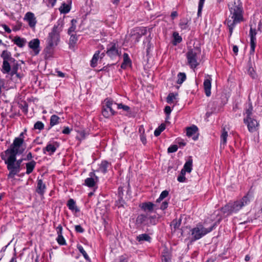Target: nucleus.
<instances>
[{"label": "nucleus", "instance_id": "1", "mask_svg": "<svg viewBox=\"0 0 262 262\" xmlns=\"http://www.w3.org/2000/svg\"><path fill=\"white\" fill-rule=\"evenodd\" d=\"M0 156L9 171L8 179L9 182L13 183L14 177L16 174V137L9 148L0 154Z\"/></svg>", "mask_w": 262, "mask_h": 262}, {"label": "nucleus", "instance_id": "2", "mask_svg": "<svg viewBox=\"0 0 262 262\" xmlns=\"http://www.w3.org/2000/svg\"><path fill=\"white\" fill-rule=\"evenodd\" d=\"M231 19L227 18L225 24H227L229 30V36L232 35L235 25L243 20V7L240 0L234 1L228 4Z\"/></svg>", "mask_w": 262, "mask_h": 262}, {"label": "nucleus", "instance_id": "3", "mask_svg": "<svg viewBox=\"0 0 262 262\" xmlns=\"http://www.w3.org/2000/svg\"><path fill=\"white\" fill-rule=\"evenodd\" d=\"M63 20H58L49 33L47 38V48L51 49L56 46L60 40V33L62 30Z\"/></svg>", "mask_w": 262, "mask_h": 262}, {"label": "nucleus", "instance_id": "4", "mask_svg": "<svg viewBox=\"0 0 262 262\" xmlns=\"http://www.w3.org/2000/svg\"><path fill=\"white\" fill-rule=\"evenodd\" d=\"M215 224L209 228H205L202 224L199 223L196 226L190 230L191 237L189 238V244H192L195 241L201 239L204 236L213 230Z\"/></svg>", "mask_w": 262, "mask_h": 262}, {"label": "nucleus", "instance_id": "5", "mask_svg": "<svg viewBox=\"0 0 262 262\" xmlns=\"http://www.w3.org/2000/svg\"><path fill=\"white\" fill-rule=\"evenodd\" d=\"M250 202L248 194L245 195L241 200L229 203L222 208V211L224 213L231 214L239 211L243 206L247 205Z\"/></svg>", "mask_w": 262, "mask_h": 262}, {"label": "nucleus", "instance_id": "6", "mask_svg": "<svg viewBox=\"0 0 262 262\" xmlns=\"http://www.w3.org/2000/svg\"><path fill=\"white\" fill-rule=\"evenodd\" d=\"M199 48H194L188 50L186 53L187 64L191 69H195L199 64V56L201 54Z\"/></svg>", "mask_w": 262, "mask_h": 262}, {"label": "nucleus", "instance_id": "7", "mask_svg": "<svg viewBox=\"0 0 262 262\" xmlns=\"http://www.w3.org/2000/svg\"><path fill=\"white\" fill-rule=\"evenodd\" d=\"M106 54L112 59L119 58L121 55V52L119 48L118 44L114 42L108 43L106 46Z\"/></svg>", "mask_w": 262, "mask_h": 262}, {"label": "nucleus", "instance_id": "8", "mask_svg": "<svg viewBox=\"0 0 262 262\" xmlns=\"http://www.w3.org/2000/svg\"><path fill=\"white\" fill-rule=\"evenodd\" d=\"M105 105L103 106L102 114L105 118H109L115 114V111L113 108L114 102L110 99L106 98L104 100Z\"/></svg>", "mask_w": 262, "mask_h": 262}, {"label": "nucleus", "instance_id": "9", "mask_svg": "<svg viewBox=\"0 0 262 262\" xmlns=\"http://www.w3.org/2000/svg\"><path fill=\"white\" fill-rule=\"evenodd\" d=\"M244 122L247 124L248 130L250 133L256 132L258 129L259 123L254 117L250 118L247 121L244 120Z\"/></svg>", "mask_w": 262, "mask_h": 262}, {"label": "nucleus", "instance_id": "10", "mask_svg": "<svg viewBox=\"0 0 262 262\" xmlns=\"http://www.w3.org/2000/svg\"><path fill=\"white\" fill-rule=\"evenodd\" d=\"M39 45L40 41L38 38L31 40L28 43L29 47L33 50L34 55H38L40 51Z\"/></svg>", "mask_w": 262, "mask_h": 262}, {"label": "nucleus", "instance_id": "11", "mask_svg": "<svg viewBox=\"0 0 262 262\" xmlns=\"http://www.w3.org/2000/svg\"><path fill=\"white\" fill-rule=\"evenodd\" d=\"M24 19L28 23L29 26L31 28H34L37 23L36 18L34 13L31 12L26 13Z\"/></svg>", "mask_w": 262, "mask_h": 262}, {"label": "nucleus", "instance_id": "12", "mask_svg": "<svg viewBox=\"0 0 262 262\" xmlns=\"http://www.w3.org/2000/svg\"><path fill=\"white\" fill-rule=\"evenodd\" d=\"M257 34L256 30L253 29L251 27L250 30V53L253 54L255 51L256 45V35Z\"/></svg>", "mask_w": 262, "mask_h": 262}, {"label": "nucleus", "instance_id": "13", "mask_svg": "<svg viewBox=\"0 0 262 262\" xmlns=\"http://www.w3.org/2000/svg\"><path fill=\"white\" fill-rule=\"evenodd\" d=\"M26 131L27 129H25L23 132L20 133L19 137H17V155L21 154L25 150V148L22 147V145L24 142L25 135L26 134Z\"/></svg>", "mask_w": 262, "mask_h": 262}, {"label": "nucleus", "instance_id": "14", "mask_svg": "<svg viewBox=\"0 0 262 262\" xmlns=\"http://www.w3.org/2000/svg\"><path fill=\"white\" fill-rule=\"evenodd\" d=\"M46 189V186L42 180L39 178L37 180V187L36 192L40 195H43Z\"/></svg>", "mask_w": 262, "mask_h": 262}, {"label": "nucleus", "instance_id": "15", "mask_svg": "<svg viewBox=\"0 0 262 262\" xmlns=\"http://www.w3.org/2000/svg\"><path fill=\"white\" fill-rule=\"evenodd\" d=\"M209 78L204 80L203 85L206 96L209 97L211 95V78L208 76Z\"/></svg>", "mask_w": 262, "mask_h": 262}, {"label": "nucleus", "instance_id": "16", "mask_svg": "<svg viewBox=\"0 0 262 262\" xmlns=\"http://www.w3.org/2000/svg\"><path fill=\"white\" fill-rule=\"evenodd\" d=\"M156 206L155 204L150 202L143 203L141 204V208L145 211H148L149 212H151L154 209V207Z\"/></svg>", "mask_w": 262, "mask_h": 262}, {"label": "nucleus", "instance_id": "17", "mask_svg": "<svg viewBox=\"0 0 262 262\" xmlns=\"http://www.w3.org/2000/svg\"><path fill=\"white\" fill-rule=\"evenodd\" d=\"M111 165V163L107 161H102L99 166V170L103 173H105L107 171V168Z\"/></svg>", "mask_w": 262, "mask_h": 262}, {"label": "nucleus", "instance_id": "18", "mask_svg": "<svg viewBox=\"0 0 262 262\" xmlns=\"http://www.w3.org/2000/svg\"><path fill=\"white\" fill-rule=\"evenodd\" d=\"M71 1H70L68 4H66L65 3H62L60 7L59 8L60 13L67 14L71 10Z\"/></svg>", "mask_w": 262, "mask_h": 262}, {"label": "nucleus", "instance_id": "19", "mask_svg": "<svg viewBox=\"0 0 262 262\" xmlns=\"http://www.w3.org/2000/svg\"><path fill=\"white\" fill-rule=\"evenodd\" d=\"M67 206L68 207L69 209L72 211H75L76 212L79 211V209L76 205L75 201L72 199L69 200L67 203Z\"/></svg>", "mask_w": 262, "mask_h": 262}, {"label": "nucleus", "instance_id": "20", "mask_svg": "<svg viewBox=\"0 0 262 262\" xmlns=\"http://www.w3.org/2000/svg\"><path fill=\"white\" fill-rule=\"evenodd\" d=\"M56 147L51 144H48L47 146L43 148V154H46V151L49 152V155H51L54 153L56 150Z\"/></svg>", "mask_w": 262, "mask_h": 262}, {"label": "nucleus", "instance_id": "21", "mask_svg": "<svg viewBox=\"0 0 262 262\" xmlns=\"http://www.w3.org/2000/svg\"><path fill=\"white\" fill-rule=\"evenodd\" d=\"M99 54L100 51L99 50L96 51V52L94 54L93 58L91 61V66L92 67L95 68L96 67L98 60L99 59H100Z\"/></svg>", "mask_w": 262, "mask_h": 262}, {"label": "nucleus", "instance_id": "22", "mask_svg": "<svg viewBox=\"0 0 262 262\" xmlns=\"http://www.w3.org/2000/svg\"><path fill=\"white\" fill-rule=\"evenodd\" d=\"M198 130V128L196 125H193L190 127L187 128L186 135L188 137H192L195 134Z\"/></svg>", "mask_w": 262, "mask_h": 262}, {"label": "nucleus", "instance_id": "23", "mask_svg": "<svg viewBox=\"0 0 262 262\" xmlns=\"http://www.w3.org/2000/svg\"><path fill=\"white\" fill-rule=\"evenodd\" d=\"M136 239L139 242H142L143 241L150 242L151 238L148 234L144 233L140 234L137 236Z\"/></svg>", "mask_w": 262, "mask_h": 262}, {"label": "nucleus", "instance_id": "24", "mask_svg": "<svg viewBox=\"0 0 262 262\" xmlns=\"http://www.w3.org/2000/svg\"><path fill=\"white\" fill-rule=\"evenodd\" d=\"M252 111H253V107L252 105V103H250L249 104V107L248 108H246V110L245 111L246 117L244 118V120H245V121H247L248 119L253 117H252Z\"/></svg>", "mask_w": 262, "mask_h": 262}, {"label": "nucleus", "instance_id": "25", "mask_svg": "<svg viewBox=\"0 0 262 262\" xmlns=\"http://www.w3.org/2000/svg\"><path fill=\"white\" fill-rule=\"evenodd\" d=\"M183 169L190 173L192 169V159L190 158L184 164Z\"/></svg>", "mask_w": 262, "mask_h": 262}, {"label": "nucleus", "instance_id": "26", "mask_svg": "<svg viewBox=\"0 0 262 262\" xmlns=\"http://www.w3.org/2000/svg\"><path fill=\"white\" fill-rule=\"evenodd\" d=\"M36 165V162L34 161H32L30 162H28L26 164V173L27 174H30L31 173Z\"/></svg>", "mask_w": 262, "mask_h": 262}, {"label": "nucleus", "instance_id": "27", "mask_svg": "<svg viewBox=\"0 0 262 262\" xmlns=\"http://www.w3.org/2000/svg\"><path fill=\"white\" fill-rule=\"evenodd\" d=\"M93 174H94L92 172L90 173V175L91 178H88L85 180V185L89 187H93L95 185L94 179L92 178Z\"/></svg>", "mask_w": 262, "mask_h": 262}, {"label": "nucleus", "instance_id": "28", "mask_svg": "<svg viewBox=\"0 0 262 262\" xmlns=\"http://www.w3.org/2000/svg\"><path fill=\"white\" fill-rule=\"evenodd\" d=\"M11 71V67L8 61L4 60L2 66V72L3 73H8Z\"/></svg>", "mask_w": 262, "mask_h": 262}, {"label": "nucleus", "instance_id": "29", "mask_svg": "<svg viewBox=\"0 0 262 262\" xmlns=\"http://www.w3.org/2000/svg\"><path fill=\"white\" fill-rule=\"evenodd\" d=\"M77 20L75 19H73L71 21V26L69 28L68 33L69 35H71L73 32H75L76 28V24Z\"/></svg>", "mask_w": 262, "mask_h": 262}, {"label": "nucleus", "instance_id": "30", "mask_svg": "<svg viewBox=\"0 0 262 262\" xmlns=\"http://www.w3.org/2000/svg\"><path fill=\"white\" fill-rule=\"evenodd\" d=\"M147 217V215L139 214L136 219V223L137 224H142L146 221Z\"/></svg>", "mask_w": 262, "mask_h": 262}, {"label": "nucleus", "instance_id": "31", "mask_svg": "<svg viewBox=\"0 0 262 262\" xmlns=\"http://www.w3.org/2000/svg\"><path fill=\"white\" fill-rule=\"evenodd\" d=\"M178 95V94L169 93L166 98V102L169 104H171L173 102V100L177 99Z\"/></svg>", "mask_w": 262, "mask_h": 262}, {"label": "nucleus", "instance_id": "32", "mask_svg": "<svg viewBox=\"0 0 262 262\" xmlns=\"http://www.w3.org/2000/svg\"><path fill=\"white\" fill-rule=\"evenodd\" d=\"M59 117L56 115L51 116L50 118V125L51 127L59 123Z\"/></svg>", "mask_w": 262, "mask_h": 262}, {"label": "nucleus", "instance_id": "33", "mask_svg": "<svg viewBox=\"0 0 262 262\" xmlns=\"http://www.w3.org/2000/svg\"><path fill=\"white\" fill-rule=\"evenodd\" d=\"M165 129V124L162 123L157 128H156L154 132V135L156 137L159 136L161 132H162Z\"/></svg>", "mask_w": 262, "mask_h": 262}, {"label": "nucleus", "instance_id": "34", "mask_svg": "<svg viewBox=\"0 0 262 262\" xmlns=\"http://www.w3.org/2000/svg\"><path fill=\"white\" fill-rule=\"evenodd\" d=\"M173 44L174 45H177L178 43L181 42L182 40V37L179 35L178 33L176 32H173Z\"/></svg>", "mask_w": 262, "mask_h": 262}, {"label": "nucleus", "instance_id": "35", "mask_svg": "<svg viewBox=\"0 0 262 262\" xmlns=\"http://www.w3.org/2000/svg\"><path fill=\"white\" fill-rule=\"evenodd\" d=\"M227 137L228 132L225 130V128H223L222 133L221 136V144H225L226 143Z\"/></svg>", "mask_w": 262, "mask_h": 262}, {"label": "nucleus", "instance_id": "36", "mask_svg": "<svg viewBox=\"0 0 262 262\" xmlns=\"http://www.w3.org/2000/svg\"><path fill=\"white\" fill-rule=\"evenodd\" d=\"M186 79V76L184 73H179L178 75L177 83L181 84Z\"/></svg>", "mask_w": 262, "mask_h": 262}, {"label": "nucleus", "instance_id": "37", "mask_svg": "<svg viewBox=\"0 0 262 262\" xmlns=\"http://www.w3.org/2000/svg\"><path fill=\"white\" fill-rule=\"evenodd\" d=\"M1 56L4 60L10 61L12 59L11 53L6 50L3 52Z\"/></svg>", "mask_w": 262, "mask_h": 262}, {"label": "nucleus", "instance_id": "38", "mask_svg": "<svg viewBox=\"0 0 262 262\" xmlns=\"http://www.w3.org/2000/svg\"><path fill=\"white\" fill-rule=\"evenodd\" d=\"M169 194V192L165 190L163 191L161 193L160 195L159 198L157 200V202H160L161 201H162L164 199L166 198Z\"/></svg>", "mask_w": 262, "mask_h": 262}, {"label": "nucleus", "instance_id": "39", "mask_svg": "<svg viewBox=\"0 0 262 262\" xmlns=\"http://www.w3.org/2000/svg\"><path fill=\"white\" fill-rule=\"evenodd\" d=\"M181 219H179L178 220H174L171 223V225L173 226V228L174 230H176L177 229H179L181 224Z\"/></svg>", "mask_w": 262, "mask_h": 262}, {"label": "nucleus", "instance_id": "40", "mask_svg": "<svg viewBox=\"0 0 262 262\" xmlns=\"http://www.w3.org/2000/svg\"><path fill=\"white\" fill-rule=\"evenodd\" d=\"M77 248H78V250L79 251V252L82 254V255L83 256L84 258L86 260H89V257L88 255L87 254L86 252L84 250L82 246L81 245H78Z\"/></svg>", "mask_w": 262, "mask_h": 262}, {"label": "nucleus", "instance_id": "41", "mask_svg": "<svg viewBox=\"0 0 262 262\" xmlns=\"http://www.w3.org/2000/svg\"><path fill=\"white\" fill-rule=\"evenodd\" d=\"M70 35V38L69 40V45L73 46L76 43L77 41V37L75 34H71Z\"/></svg>", "mask_w": 262, "mask_h": 262}, {"label": "nucleus", "instance_id": "42", "mask_svg": "<svg viewBox=\"0 0 262 262\" xmlns=\"http://www.w3.org/2000/svg\"><path fill=\"white\" fill-rule=\"evenodd\" d=\"M205 0H200L199 2L198 16L199 17L201 15L202 9Z\"/></svg>", "mask_w": 262, "mask_h": 262}, {"label": "nucleus", "instance_id": "43", "mask_svg": "<svg viewBox=\"0 0 262 262\" xmlns=\"http://www.w3.org/2000/svg\"><path fill=\"white\" fill-rule=\"evenodd\" d=\"M27 41L25 38L17 36V46L20 48L23 47L26 43Z\"/></svg>", "mask_w": 262, "mask_h": 262}, {"label": "nucleus", "instance_id": "44", "mask_svg": "<svg viewBox=\"0 0 262 262\" xmlns=\"http://www.w3.org/2000/svg\"><path fill=\"white\" fill-rule=\"evenodd\" d=\"M57 243L60 245H65L66 244V240L61 234H58V237L56 239Z\"/></svg>", "mask_w": 262, "mask_h": 262}, {"label": "nucleus", "instance_id": "45", "mask_svg": "<svg viewBox=\"0 0 262 262\" xmlns=\"http://www.w3.org/2000/svg\"><path fill=\"white\" fill-rule=\"evenodd\" d=\"M34 128L41 130L44 128V124L42 122L38 121L35 123Z\"/></svg>", "mask_w": 262, "mask_h": 262}, {"label": "nucleus", "instance_id": "46", "mask_svg": "<svg viewBox=\"0 0 262 262\" xmlns=\"http://www.w3.org/2000/svg\"><path fill=\"white\" fill-rule=\"evenodd\" d=\"M123 62L127 64H129V66L131 65V60L126 53H124L123 54Z\"/></svg>", "mask_w": 262, "mask_h": 262}, {"label": "nucleus", "instance_id": "47", "mask_svg": "<svg viewBox=\"0 0 262 262\" xmlns=\"http://www.w3.org/2000/svg\"><path fill=\"white\" fill-rule=\"evenodd\" d=\"M114 104L117 105L118 109L122 108L123 110H124L126 112L129 111V110H130V108L129 106L125 105H123L122 103L117 104L116 103H114Z\"/></svg>", "mask_w": 262, "mask_h": 262}, {"label": "nucleus", "instance_id": "48", "mask_svg": "<svg viewBox=\"0 0 262 262\" xmlns=\"http://www.w3.org/2000/svg\"><path fill=\"white\" fill-rule=\"evenodd\" d=\"M178 146L177 145H172L168 147L167 151L169 153H172L176 152L178 150Z\"/></svg>", "mask_w": 262, "mask_h": 262}, {"label": "nucleus", "instance_id": "49", "mask_svg": "<svg viewBox=\"0 0 262 262\" xmlns=\"http://www.w3.org/2000/svg\"><path fill=\"white\" fill-rule=\"evenodd\" d=\"M18 107L23 110V111L26 113L28 111V104L26 102H24L23 104H18Z\"/></svg>", "mask_w": 262, "mask_h": 262}, {"label": "nucleus", "instance_id": "50", "mask_svg": "<svg viewBox=\"0 0 262 262\" xmlns=\"http://www.w3.org/2000/svg\"><path fill=\"white\" fill-rule=\"evenodd\" d=\"M248 73L253 78H255V73L253 68L250 67L248 70Z\"/></svg>", "mask_w": 262, "mask_h": 262}, {"label": "nucleus", "instance_id": "51", "mask_svg": "<svg viewBox=\"0 0 262 262\" xmlns=\"http://www.w3.org/2000/svg\"><path fill=\"white\" fill-rule=\"evenodd\" d=\"M75 230L77 232L79 233H83L84 232V229L82 228V227L79 225H77L75 226Z\"/></svg>", "mask_w": 262, "mask_h": 262}, {"label": "nucleus", "instance_id": "52", "mask_svg": "<svg viewBox=\"0 0 262 262\" xmlns=\"http://www.w3.org/2000/svg\"><path fill=\"white\" fill-rule=\"evenodd\" d=\"M164 112L168 117L171 112V107L169 106H166L164 108Z\"/></svg>", "mask_w": 262, "mask_h": 262}, {"label": "nucleus", "instance_id": "53", "mask_svg": "<svg viewBox=\"0 0 262 262\" xmlns=\"http://www.w3.org/2000/svg\"><path fill=\"white\" fill-rule=\"evenodd\" d=\"M168 203L167 201L163 202L160 206V209L163 210H165V209H166L168 207Z\"/></svg>", "mask_w": 262, "mask_h": 262}, {"label": "nucleus", "instance_id": "54", "mask_svg": "<svg viewBox=\"0 0 262 262\" xmlns=\"http://www.w3.org/2000/svg\"><path fill=\"white\" fill-rule=\"evenodd\" d=\"M114 262H127V259L123 257V256H120L118 259H115Z\"/></svg>", "mask_w": 262, "mask_h": 262}, {"label": "nucleus", "instance_id": "55", "mask_svg": "<svg viewBox=\"0 0 262 262\" xmlns=\"http://www.w3.org/2000/svg\"><path fill=\"white\" fill-rule=\"evenodd\" d=\"M187 21H182L180 23V25L181 26V29H186L188 27V25H187Z\"/></svg>", "mask_w": 262, "mask_h": 262}, {"label": "nucleus", "instance_id": "56", "mask_svg": "<svg viewBox=\"0 0 262 262\" xmlns=\"http://www.w3.org/2000/svg\"><path fill=\"white\" fill-rule=\"evenodd\" d=\"M162 262H170V257L168 255H163Z\"/></svg>", "mask_w": 262, "mask_h": 262}, {"label": "nucleus", "instance_id": "57", "mask_svg": "<svg viewBox=\"0 0 262 262\" xmlns=\"http://www.w3.org/2000/svg\"><path fill=\"white\" fill-rule=\"evenodd\" d=\"M71 129L68 127H66L62 131V133L64 134H69L71 132Z\"/></svg>", "mask_w": 262, "mask_h": 262}, {"label": "nucleus", "instance_id": "58", "mask_svg": "<svg viewBox=\"0 0 262 262\" xmlns=\"http://www.w3.org/2000/svg\"><path fill=\"white\" fill-rule=\"evenodd\" d=\"M177 180L179 182H184L186 180V178L184 176H182L180 175L178 176Z\"/></svg>", "mask_w": 262, "mask_h": 262}, {"label": "nucleus", "instance_id": "59", "mask_svg": "<svg viewBox=\"0 0 262 262\" xmlns=\"http://www.w3.org/2000/svg\"><path fill=\"white\" fill-rule=\"evenodd\" d=\"M56 230L57 234H62V227L61 225L58 226V227L56 228Z\"/></svg>", "mask_w": 262, "mask_h": 262}, {"label": "nucleus", "instance_id": "60", "mask_svg": "<svg viewBox=\"0 0 262 262\" xmlns=\"http://www.w3.org/2000/svg\"><path fill=\"white\" fill-rule=\"evenodd\" d=\"M140 139L143 144H145L146 143V139L144 134L140 135Z\"/></svg>", "mask_w": 262, "mask_h": 262}, {"label": "nucleus", "instance_id": "61", "mask_svg": "<svg viewBox=\"0 0 262 262\" xmlns=\"http://www.w3.org/2000/svg\"><path fill=\"white\" fill-rule=\"evenodd\" d=\"M2 27L4 29L5 31L7 33H9L11 32V29L5 24L2 25Z\"/></svg>", "mask_w": 262, "mask_h": 262}, {"label": "nucleus", "instance_id": "62", "mask_svg": "<svg viewBox=\"0 0 262 262\" xmlns=\"http://www.w3.org/2000/svg\"><path fill=\"white\" fill-rule=\"evenodd\" d=\"M57 0H48V5L51 7H53L56 2Z\"/></svg>", "mask_w": 262, "mask_h": 262}, {"label": "nucleus", "instance_id": "63", "mask_svg": "<svg viewBox=\"0 0 262 262\" xmlns=\"http://www.w3.org/2000/svg\"><path fill=\"white\" fill-rule=\"evenodd\" d=\"M16 74V66H14L13 67L12 70L11 72V75L12 76Z\"/></svg>", "mask_w": 262, "mask_h": 262}, {"label": "nucleus", "instance_id": "64", "mask_svg": "<svg viewBox=\"0 0 262 262\" xmlns=\"http://www.w3.org/2000/svg\"><path fill=\"white\" fill-rule=\"evenodd\" d=\"M177 16H178V13L177 12V11H173L171 13V17L172 19H174Z\"/></svg>", "mask_w": 262, "mask_h": 262}]
</instances>
